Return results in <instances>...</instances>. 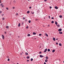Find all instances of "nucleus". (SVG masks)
<instances>
[{"label":"nucleus","instance_id":"1","mask_svg":"<svg viewBox=\"0 0 64 64\" xmlns=\"http://www.w3.org/2000/svg\"><path fill=\"white\" fill-rule=\"evenodd\" d=\"M62 31V29L61 28H60L58 30V32H61Z\"/></svg>","mask_w":64,"mask_h":64},{"label":"nucleus","instance_id":"2","mask_svg":"<svg viewBox=\"0 0 64 64\" xmlns=\"http://www.w3.org/2000/svg\"><path fill=\"white\" fill-rule=\"evenodd\" d=\"M2 36L3 39H4V35H2Z\"/></svg>","mask_w":64,"mask_h":64},{"label":"nucleus","instance_id":"3","mask_svg":"<svg viewBox=\"0 0 64 64\" xmlns=\"http://www.w3.org/2000/svg\"><path fill=\"white\" fill-rule=\"evenodd\" d=\"M40 58H42V57H44V56H43L42 55H40Z\"/></svg>","mask_w":64,"mask_h":64},{"label":"nucleus","instance_id":"4","mask_svg":"<svg viewBox=\"0 0 64 64\" xmlns=\"http://www.w3.org/2000/svg\"><path fill=\"white\" fill-rule=\"evenodd\" d=\"M47 48L44 51V52H46L47 51Z\"/></svg>","mask_w":64,"mask_h":64},{"label":"nucleus","instance_id":"5","mask_svg":"<svg viewBox=\"0 0 64 64\" xmlns=\"http://www.w3.org/2000/svg\"><path fill=\"white\" fill-rule=\"evenodd\" d=\"M13 2L14 4H15V3H16V1H15V0H14L13 1Z\"/></svg>","mask_w":64,"mask_h":64},{"label":"nucleus","instance_id":"6","mask_svg":"<svg viewBox=\"0 0 64 64\" xmlns=\"http://www.w3.org/2000/svg\"><path fill=\"white\" fill-rule=\"evenodd\" d=\"M33 35H36V33L35 32H33Z\"/></svg>","mask_w":64,"mask_h":64},{"label":"nucleus","instance_id":"7","mask_svg":"<svg viewBox=\"0 0 64 64\" xmlns=\"http://www.w3.org/2000/svg\"><path fill=\"white\" fill-rule=\"evenodd\" d=\"M55 8L56 9H58V7L56 6L55 7Z\"/></svg>","mask_w":64,"mask_h":64},{"label":"nucleus","instance_id":"8","mask_svg":"<svg viewBox=\"0 0 64 64\" xmlns=\"http://www.w3.org/2000/svg\"><path fill=\"white\" fill-rule=\"evenodd\" d=\"M55 50H52V52L53 53H54V52H55Z\"/></svg>","mask_w":64,"mask_h":64},{"label":"nucleus","instance_id":"9","mask_svg":"<svg viewBox=\"0 0 64 64\" xmlns=\"http://www.w3.org/2000/svg\"><path fill=\"white\" fill-rule=\"evenodd\" d=\"M55 24H56V25H57L58 23H57V22H56V21L55 22Z\"/></svg>","mask_w":64,"mask_h":64},{"label":"nucleus","instance_id":"10","mask_svg":"<svg viewBox=\"0 0 64 64\" xmlns=\"http://www.w3.org/2000/svg\"><path fill=\"white\" fill-rule=\"evenodd\" d=\"M59 33L60 34H62V32H59Z\"/></svg>","mask_w":64,"mask_h":64},{"label":"nucleus","instance_id":"11","mask_svg":"<svg viewBox=\"0 0 64 64\" xmlns=\"http://www.w3.org/2000/svg\"><path fill=\"white\" fill-rule=\"evenodd\" d=\"M59 17L60 18H62V16L61 15H60L59 16Z\"/></svg>","mask_w":64,"mask_h":64},{"label":"nucleus","instance_id":"12","mask_svg":"<svg viewBox=\"0 0 64 64\" xmlns=\"http://www.w3.org/2000/svg\"><path fill=\"white\" fill-rule=\"evenodd\" d=\"M53 39L54 41H55V38H53Z\"/></svg>","mask_w":64,"mask_h":64},{"label":"nucleus","instance_id":"13","mask_svg":"<svg viewBox=\"0 0 64 64\" xmlns=\"http://www.w3.org/2000/svg\"><path fill=\"white\" fill-rule=\"evenodd\" d=\"M25 54L26 55H28V54L27 52H26Z\"/></svg>","mask_w":64,"mask_h":64},{"label":"nucleus","instance_id":"14","mask_svg":"<svg viewBox=\"0 0 64 64\" xmlns=\"http://www.w3.org/2000/svg\"><path fill=\"white\" fill-rule=\"evenodd\" d=\"M46 59H48V58H48V56H46Z\"/></svg>","mask_w":64,"mask_h":64},{"label":"nucleus","instance_id":"15","mask_svg":"<svg viewBox=\"0 0 64 64\" xmlns=\"http://www.w3.org/2000/svg\"><path fill=\"white\" fill-rule=\"evenodd\" d=\"M59 45L60 46H62V44L61 43H60L59 44Z\"/></svg>","mask_w":64,"mask_h":64},{"label":"nucleus","instance_id":"16","mask_svg":"<svg viewBox=\"0 0 64 64\" xmlns=\"http://www.w3.org/2000/svg\"><path fill=\"white\" fill-rule=\"evenodd\" d=\"M45 35L47 36V37H48V34H45Z\"/></svg>","mask_w":64,"mask_h":64},{"label":"nucleus","instance_id":"17","mask_svg":"<svg viewBox=\"0 0 64 64\" xmlns=\"http://www.w3.org/2000/svg\"><path fill=\"white\" fill-rule=\"evenodd\" d=\"M20 23H19L18 24V27H20Z\"/></svg>","mask_w":64,"mask_h":64},{"label":"nucleus","instance_id":"18","mask_svg":"<svg viewBox=\"0 0 64 64\" xmlns=\"http://www.w3.org/2000/svg\"><path fill=\"white\" fill-rule=\"evenodd\" d=\"M48 52H50V50L49 49H48Z\"/></svg>","mask_w":64,"mask_h":64},{"label":"nucleus","instance_id":"19","mask_svg":"<svg viewBox=\"0 0 64 64\" xmlns=\"http://www.w3.org/2000/svg\"><path fill=\"white\" fill-rule=\"evenodd\" d=\"M47 61H48V60L47 59H46L45 60V62H47Z\"/></svg>","mask_w":64,"mask_h":64},{"label":"nucleus","instance_id":"20","mask_svg":"<svg viewBox=\"0 0 64 64\" xmlns=\"http://www.w3.org/2000/svg\"><path fill=\"white\" fill-rule=\"evenodd\" d=\"M26 58H27V59H29V56H27L26 57Z\"/></svg>","mask_w":64,"mask_h":64},{"label":"nucleus","instance_id":"21","mask_svg":"<svg viewBox=\"0 0 64 64\" xmlns=\"http://www.w3.org/2000/svg\"><path fill=\"white\" fill-rule=\"evenodd\" d=\"M27 13L29 14L30 13V11H28L27 12Z\"/></svg>","mask_w":64,"mask_h":64},{"label":"nucleus","instance_id":"22","mask_svg":"<svg viewBox=\"0 0 64 64\" xmlns=\"http://www.w3.org/2000/svg\"><path fill=\"white\" fill-rule=\"evenodd\" d=\"M30 60L31 61H32V60H33V59L32 58H31L30 59Z\"/></svg>","mask_w":64,"mask_h":64},{"label":"nucleus","instance_id":"23","mask_svg":"<svg viewBox=\"0 0 64 64\" xmlns=\"http://www.w3.org/2000/svg\"><path fill=\"white\" fill-rule=\"evenodd\" d=\"M6 28H9V26H6Z\"/></svg>","mask_w":64,"mask_h":64},{"label":"nucleus","instance_id":"24","mask_svg":"<svg viewBox=\"0 0 64 64\" xmlns=\"http://www.w3.org/2000/svg\"><path fill=\"white\" fill-rule=\"evenodd\" d=\"M28 23H31V20H29L28 21Z\"/></svg>","mask_w":64,"mask_h":64},{"label":"nucleus","instance_id":"25","mask_svg":"<svg viewBox=\"0 0 64 64\" xmlns=\"http://www.w3.org/2000/svg\"><path fill=\"white\" fill-rule=\"evenodd\" d=\"M51 23L52 24H53V23H54V21H52V22H51Z\"/></svg>","mask_w":64,"mask_h":64},{"label":"nucleus","instance_id":"26","mask_svg":"<svg viewBox=\"0 0 64 64\" xmlns=\"http://www.w3.org/2000/svg\"><path fill=\"white\" fill-rule=\"evenodd\" d=\"M28 36H30V34H28Z\"/></svg>","mask_w":64,"mask_h":64},{"label":"nucleus","instance_id":"27","mask_svg":"<svg viewBox=\"0 0 64 64\" xmlns=\"http://www.w3.org/2000/svg\"><path fill=\"white\" fill-rule=\"evenodd\" d=\"M57 26H58V27H60V26H59V24H58L57 25Z\"/></svg>","mask_w":64,"mask_h":64},{"label":"nucleus","instance_id":"28","mask_svg":"<svg viewBox=\"0 0 64 64\" xmlns=\"http://www.w3.org/2000/svg\"><path fill=\"white\" fill-rule=\"evenodd\" d=\"M28 26H26V29H28Z\"/></svg>","mask_w":64,"mask_h":64},{"label":"nucleus","instance_id":"29","mask_svg":"<svg viewBox=\"0 0 64 64\" xmlns=\"http://www.w3.org/2000/svg\"><path fill=\"white\" fill-rule=\"evenodd\" d=\"M39 36H41V35H42V34H39Z\"/></svg>","mask_w":64,"mask_h":64},{"label":"nucleus","instance_id":"30","mask_svg":"<svg viewBox=\"0 0 64 64\" xmlns=\"http://www.w3.org/2000/svg\"><path fill=\"white\" fill-rule=\"evenodd\" d=\"M42 53V52H39V54H41Z\"/></svg>","mask_w":64,"mask_h":64},{"label":"nucleus","instance_id":"31","mask_svg":"<svg viewBox=\"0 0 64 64\" xmlns=\"http://www.w3.org/2000/svg\"><path fill=\"white\" fill-rule=\"evenodd\" d=\"M48 17L49 18V19H50V16H48Z\"/></svg>","mask_w":64,"mask_h":64},{"label":"nucleus","instance_id":"32","mask_svg":"<svg viewBox=\"0 0 64 64\" xmlns=\"http://www.w3.org/2000/svg\"><path fill=\"white\" fill-rule=\"evenodd\" d=\"M6 10H8V9H9V8H6Z\"/></svg>","mask_w":64,"mask_h":64},{"label":"nucleus","instance_id":"33","mask_svg":"<svg viewBox=\"0 0 64 64\" xmlns=\"http://www.w3.org/2000/svg\"><path fill=\"white\" fill-rule=\"evenodd\" d=\"M8 61H10V59H9V58H8Z\"/></svg>","mask_w":64,"mask_h":64},{"label":"nucleus","instance_id":"34","mask_svg":"<svg viewBox=\"0 0 64 64\" xmlns=\"http://www.w3.org/2000/svg\"><path fill=\"white\" fill-rule=\"evenodd\" d=\"M5 18H2V20H4Z\"/></svg>","mask_w":64,"mask_h":64},{"label":"nucleus","instance_id":"35","mask_svg":"<svg viewBox=\"0 0 64 64\" xmlns=\"http://www.w3.org/2000/svg\"><path fill=\"white\" fill-rule=\"evenodd\" d=\"M51 18L52 19H54V18L53 17H52Z\"/></svg>","mask_w":64,"mask_h":64},{"label":"nucleus","instance_id":"36","mask_svg":"<svg viewBox=\"0 0 64 64\" xmlns=\"http://www.w3.org/2000/svg\"><path fill=\"white\" fill-rule=\"evenodd\" d=\"M23 19L25 20V18L24 17L23 18Z\"/></svg>","mask_w":64,"mask_h":64},{"label":"nucleus","instance_id":"37","mask_svg":"<svg viewBox=\"0 0 64 64\" xmlns=\"http://www.w3.org/2000/svg\"><path fill=\"white\" fill-rule=\"evenodd\" d=\"M35 20H36V21H38V19H35Z\"/></svg>","mask_w":64,"mask_h":64},{"label":"nucleus","instance_id":"38","mask_svg":"<svg viewBox=\"0 0 64 64\" xmlns=\"http://www.w3.org/2000/svg\"><path fill=\"white\" fill-rule=\"evenodd\" d=\"M15 8L14 7H12V9H15Z\"/></svg>","mask_w":64,"mask_h":64},{"label":"nucleus","instance_id":"39","mask_svg":"<svg viewBox=\"0 0 64 64\" xmlns=\"http://www.w3.org/2000/svg\"><path fill=\"white\" fill-rule=\"evenodd\" d=\"M50 9H51V8H52V7H51V6H50Z\"/></svg>","mask_w":64,"mask_h":64},{"label":"nucleus","instance_id":"40","mask_svg":"<svg viewBox=\"0 0 64 64\" xmlns=\"http://www.w3.org/2000/svg\"><path fill=\"white\" fill-rule=\"evenodd\" d=\"M29 8L30 9H31V6H30L29 7Z\"/></svg>","mask_w":64,"mask_h":64},{"label":"nucleus","instance_id":"41","mask_svg":"<svg viewBox=\"0 0 64 64\" xmlns=\"http://www.w3.org/2000/svg\"><path fill=\"white\" fill-rule=\"evenodd\" d=\"M58 42H56V45H58Z\"/></svg>","mask_w":64,"mask_h":64},{"label":"nucleus","instance_id":"42","mask_svg":"<svg viewBox=\"0 0 64 64\" xmlns=\"http://www.w3.org/2000/svg\"><path fill=\"white\" fill-rule=\"evenodd\" d=\"M44 2H46L47 1V0H44Z\"/></svg>","mask_w":64,"mask_h":64},{"label":"nucleus","instance_id":"43","mask_svg":"<svg viewBox=\"0 0 64 64\" xmlns=\"http://www.w3.org/2000/svg\"><path fill=\"white\" fill-rule=\"evenodd\" d=\"M27 62H29V60H27L26 61Z\"/></svg>","mask_w":64,"mask_h":64},{"label":"nucleus","instance_id":"44","mask_svg":"<svg viewBox=\"0 0 64 64\" xmlns=\"http://www.w3.org/2000/svg\"><path fill=\"white\" fill-rule=\"evenodd\" d=\"M24 22H22V25H23V24H24L23 23Z\"/></svg>","mask_w":64,"mask_h":64},{"label":"nucleus","instance_id":"45","mask_svg":"<svg viewBox=\"0 0 64 64\" xmlns=\"http://www.w3.org/2000/svg\"><path fill=\"white\" fill-rule=\"evenodd\" d=\"M43 19H45V17H43Z\"/></svg>","mask_w":64,"mask_h":64},{"label":"nucleus","instance_id":"46","mask_svg":"<svg viewBox=\"0 0 64 64\" xmlns=\"http://www.w3.org/2000/svg\"><path fill=\"white\" fill-rule=\"evenodd\" d=\"M2 11H0V14H1V13H2Z\"/></svg>","mask_w":64,"mask_h":64},{"label":"nucleus","instance_id":"47","mask_svg":"<svg viewBox=\"0 0 64 64\" xmlns=\"http://www.w3.org/2000/svg\"><path fill=\"white\" fill-rule=\"evenodd\" d=\"M27 21V20H25V22H26Z\"/></svg>","mask_w":64,"mask_h":64},{"label":"nucleus","instance_id":"48","mask_svg":"<svg viewBox=\"0 0 64 64\" xmlns=\"http://www.w3.org/2000/svg\"><path fill=\"white\" fill-rule=\"evenodd\" d=\"M18 13H16V16H17V15H18Z\"/></svg>","mask_w":64,"mask_h":64},{"label":"nucleus","instance_id":"49","mask_svg":"<svg viewBox=\"0 0 64 64\" xmlns=\"http://www.w3.org/2000/svg\"><path fill=\"white\" fill-rule=\"evenodd\" d=\"M4 15V14H2V16H3Z\"/></svg>","mask_w":64,"mask_h":64},{"label":"nucleus","instance_id":"50","mask_svg":"<svg viewBox=\"0 0 64 64\" xmlns=\"http://www.w3.org/2000/svg\"><path fill=\"white\" fill-rule=\"evenodd\" d=\"M34 14V12H33L32 13V14Z\"/></svg>","mask_w":64,"mask_h":64},{"label":"nucleus","instance_id":"51","mask_svg":"<svg viewBox=\"0 0 64 64\" xmlns=\"http://www.w3.org/2000/svg\"><path fill=\"white\" fill-rule=\"evenodd\" d=\"M0 3H1V0H0Z\"/></svg>","mask_w":64,"mask_h":64},{"label":"nucleus","instance_id":"52","mask_svg":"<svg viewBox=\"0 0 64 64\" xmlns=\"http://www.w3.org/2000/svg\"><path fill=\"white\" fill-rule=\"evenodd\" d=\"M44 64H46V63L45 62H44Z\"/></svg>","mask_w":64,"mask_h":64},{"label":"nucleus","instance_id":"53","mask_svg":"<svg viewBox=\"0 0 64 64\" xmlns=\"http://www.w3.org/2000/svg\"><path fill=\"white\" fill-rule=\"evenodd\" d=\"M4 33H5V34H6V32H4Z\"/></svg>","mask_w":64,"mask_h":64},{"label":"nucleus","instance_id":"54","mask_svg":"<svg viewBox=\"0 0 64 64\" xmlns=\"http://www.w3.org/2000/svg\"><path fill=\"white\" fill-rule=\"evenodd\" d=\"M58 40V38H56V40Z\"/></svg>","mask_w":64,"mask_h":64},{"label":"nucleus","instance_id":"55","mask_svg":"<svg viewBox=\"0 0 64 64\" xmlns=\"http://www.w3.org/2000/svg\"><path fill=\"white\" fill-rule=\"evenodd\" d=\"M31 13L32 14V11H31Z\"/></svg>","mask_w":64,"mask_h":64},{"label":"nucleus","instance_id":"56","mask_svg":"<svg viewBox=\"0 0 64 64\" xmlns=\"http://www.w3.org/2000/svg\"><path fill=\"white\" fill-rule=\"evenodd\" d=\"M11 3L10 2V5H11Z\"/></svg>","mask_w":64,"mask_h":64},{"label":"nucleus","instance_id":"57","mask_svg":"<svg viewBox=\"0 0 64 64\" xmlns=\"http://www.w3.org/2000/svg\"><path fill=\"white\" fill-rule=\"evenodd\" d=\"M41 48V46H40V48Z\"/></svg>","mask_w":64,"mask_h":64},{"label":"nucleus","instance_id":"58","mask_svg":"<svg viewBox=\"0 0 64 64\" xmlns=\"http://www.w3.org/2000/svg\"><path fill=\"white\" fill-rule=\"evenodd\" d=\"M2 7H4V6H2Z\"/></svg>","mask_w":64,"mask_h":64},{"label":"nucleus","instance_id":"59","mask_svg":"<svg viewBox=\"0 0 64 64\" xmlns=\"http://www.w3.org/2000/svg\"><path fill=\"white\" fill-rule=\"evenodd\" d=\"M0 5H2V4H0Z\"/></svg>","mask_w":64,"mask_h":64},{"label":"nucleus","instance_id":"60","mask_svg":"<svg viewBox=\"0 0 64 64\" xmlns=\"http://www.w3.org/2000/svg\"><path fill=\"white\" fill-rule=\"evenodd\" d=\"M47 40H49V39H48H48H47Z\"/></svg>","mask_w":64,"mask_h":64},{"label":"nucleus","instance_id":"61","mask_svg":"<svg viewBox=\"0 0 64 64\" xmlns=\"http://www.w3.org/2000/svg\"><path fill=\"white\" fill-rule=\"evenodd\" d=\"M22 53H23V52H22Z\"/></svg>","mask_w":64,"mask_h":64},{"label":"nucleus","instance_id":"62","mask_svg":"<svg viewBox=\"0 0 64 64\" xmlns=\"http://www.w3.org/2000/svg\"><path fill=\"white\" fill-rule=\"evenodd\" d=\"M28 1H30V0H28Z\"/></svg>","mask_w":64,"mask_h":64},{"label":"nucleus","instance_id":"63","mask_svg":"<svg viewBox=\"0 0 64 64\" xmlns=\"http://www.w3.org/2000/svg\"><path fill=\"white\" fill-rule=\"evenodd\" d=\"M20 54H21V55H22V53H21Z\"/></svg>","mask_w":64,"mask_h":64},{"label":"nucleus","instance_id":"64","mask_svg":"<svg viewBox=\"0 0 64 64\" xmlns=\"http://www.w3.org/2000/svg\"><path fill=\"white\" fill-rule=\"evenodd\" d=\"M63 62L64 63V61H63Z\"/></svg>","mask_w":64,"mask_h":64}]
</instances>
